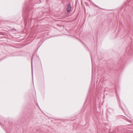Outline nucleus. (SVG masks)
Returning a JSON list of instances; mask_svg holds the SVG:
<instances>
[{
	"instance_id": "f257e3e1",
	"label": "nucleus",
	"mask_w": 133,
	"mask_h": 133,
	"mask_svg": "<svg viewBox=\"0 0 133 133\" xmlns=\"http://www.w3.org/2000/svg\"><path fill=\"white\" fill-rule=\"evenodd\" d=\"M66 9H67V11L68 12H69L71 11V7L69 5H68L67 6Z\"/></svg>"
}]
</instances>
